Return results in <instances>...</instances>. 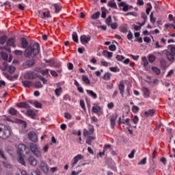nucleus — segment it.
<instances>
[{"label": "nucleus", "mask_w": 175, "mask_h": 175, "mask_svg": "<svg viewBox=\"0 0 175 175\" xmlns=\"http://www.w3.org/2000/svg\"><path fill=\"white\" fill-rule=\"evenodd\" d=\"M40 53V46L39 43L35 42L33 46H29L26 48L24 53V56L26 58H29L33 54V55H38Z\"/></svg>", "instance_id": "obj_1"}, {"label": "nucleus", "mask_w": 175, "mask_h": 175, "mask_svg": "<svg viewBox=\"0 0 175 175\" xmlns=\"http://www.w3.org/2000/svg\"><path fill=\"white\" fill-rule=\"evenodd\" d=\"M11 135L12 130L8 126L0 124V137L1 139H8L10 137Z\"/></svg>", "instance_id": "obj_2"}, {"label": "nucleus", "mask_w": 175, "mask_h": 175, "mask_svg": "<svg viewBox=\"0 0 175 175\" xmlns=\"http://www.w3.org/2000/svg\"><path fill=\"white\" fill-rule=\"evenodd\" d=\"M167 49L170 51H167V49L164 50V51L165 52L167 59L170 62L174 61L175 45L174 44L168 45Z\"/></svg>", "instance_id": "obj_3"}, {"label": "nucleus", "mask_w": 175, "mask_h": 175, "mask_svg": "<svg viewBox=\"0 0 175 175\" xmlns=\"http://www.w3.org/2000/svg\"><path fill=\"white\" fill-rule=\"evenodd\" d=\"M29 148L36 158H42V150L40 149L39 145L36 144H31Z\"/></svg>", "instance_id": "obj_4"}, {"label": "nucleus", "mask_w": 175, "mask_h": 175, "mask_svg": "<svg viewBox=\"0 0 175 175\" xmlns=\"http://www.w3.org/2000/svg\"><path fill=\"white\" fill-rule=\"evenodd\" d=\"M25 151V154L28 155L29 154V148L24 144H19L18 146L17 153L18 155H23V152Z\"/></svg>", "instance_id": "obj_5"}, {"label": "nucleus", "mask_w": 175, "mask_h": 175, "mask_svg": "<svg viewBox=\"0 0 175 175\" xmlns=\"http://www.w3.org/2000/svg\"><path fill=\"white\" fill-rule=\"evenodd\" d=\"M24 77L26 80H33L38 77V74L33 71H27L25 73Z\"/></svg>", "instance_id": "obj_6"}, {"label": "nucleus", "mask_w": 175, "mask_h": 175, "mask_svg": "<svg viewBox=\"0 0 175 175\" xmlns=\"http://www.w3.org/2000/svg\"><path fill=\"white\" fill-rule=\"evenodd\" d=\"M81 159H84V156L82 154H77L75 156L71 161V167H75L76 164L81 160Z\"/></svg>", "instance_id": "obj_7"}, {"label": "nucleus", "mask_w": 175, "mask_h": 175, "mask_svg": "<svg viewBox=\"0 0 175 175\" xmlns=\"http://www.w3.org/2000/svg\"><path fill=\"white\" fill-rule=\"evenodd\" d=\"M90 40H91V36L90 35H83L80 37V41L82 44H88Z\"/></svg>", "instance_id": "obj_8"}, {"label": "nucleus", "mask_w": 175, "mask_h": 175, "mask_svg": "<svg viewBox=\"0 0 175 175\" xmlns=\"http://www.w3.org/2000/svg\"><path fill=\"white\" fill-rule=\"evenodd\" d=\"M28 137L31 142L36 143L38 142V135L33 131H31L28 133Z\"/></svg>", "instance_id": "obj_9"}, {"label": "nucleus", "mask_w": 175, "mask_h": 175, "mask_svg": "<svg viewBox=\"0 0 175 175\" xmlns=\"http://www.w3.org/2000/svg\"><path fill=\"white\" fill-rule=\"evenodd\" d=\"M27 162L31 166H36L38 165V160L33 156H29L27 158Z\"/></svg>", "instance_id": "obj_10"}, {"label": "nucleus", "mask_w": 175, "mask_h": 175, "mask_svg": "<svg viewBox=\"0 0 175 175\" xmlns=\"http://www.w3.org/2000/svg\"><path fill=\"white\" fill-rule=\"evenodd\" d=\"M10 46H12V47H14L16 49V39L13 38H9L6 42V46L9 47Z\"/></svg>", "instance_id": "obj_11"}, {"label": "nucleus", "mask_w": 175, "mask_h": 175, "mask_svg": "<svg viewBox=\"0 0 175 175\" xmlns=\"http://www.w3.org/2000/svg\"><path fill=\"white\" fill-rule=\"evenodd\" d=\"M40 168L42 170V172L45 173V174H47V173L49 172V165L46 162L44 161L40 162Z\"/></svg>", "instance_id": "obj_12"}, {"label": "nucleus", "mask_w": 175, "mask_h": 175, "mask_svg": "<svg viewBox=\"0 0 175 175\" xmlns=\"http://www.w3.org/2000/svg\"><path fill=\"white\" fill-rule=\"evenodd\" d=\"M118 90L122 98H124V92H125V85L123 81H120L118 85Z\"/></svg>", "instance_id": "obj_13"}, {"label": "nucleus", "mask_w": 175, "mask_h": 175, "mask_svg": "<svg viewBox=\"0 0 175 175\" xmlns=\"http://www.w3.org/2000/svg\"><path fill=\"white\" fill-rule=\"evenodd\" d=\"M39 17L44 18V20H47V18H50V12L46 11L41 13L39 12Z\"/></svg>", "instance_id": "obj_14"}, {"label": "nucleus", "mask_w": 175, "mask_h": 175, "mask_svg": "<svg viewBox=\"0 0 175 175\" xmlns=\"http://www.w3.org/2000/svg\"><path fill=\"white\" fill-rule=\"evenodd\" d=\"M103 149H104V152H106V154H107L108 152H113V147L110 144H105Z\"/></svg>", "instance_id": "obj_15"}, {"label": "nucleus", "mask_w": 175, "mask_h": 175, "mask_svg": "<svg viewBox=\"0 0 175 175\" xmlns=\"http://www.w3.org/2000/svg\"><path fill=\"white\" fill-rule=\"evenodd\" d=\"M142 91L143 92L144 98H148L150 96V92L148 88L144 87L142 88Z\"/></svg>", "instance_id": "obj_16"}, {"label": "nucleus", "mask_w": 175, "mask_h": 175, "mask_svg": "<svg viewBox=\"0 0 175 175\" xmlns=\"http://www.w3.org/2000/svg\"><path fill=\"white\" fill-rule=\"evenodd\" d=\"M117 117H118V116L115 115V116H111V118L110 119L111 128L112 129H114V126H116V120H117Z\"/></svg>", "instance_id": "obj_17"}, {"label": "nucleus", "mask_w": 175, "mask_h": 175, "mask_svg": "<svg viewBox=\"0 0 175 175\" xmlns=\"http://www.w3.org/2000/svg\"><path fill=\"white\" fill-rule=\"evenodd\" d=\"M86 92L89 96H91L93 99H96L98 98V95L94 91L90 90H86Z\"/></svg>", "instance_id": "obj_18"}, {"label": "nucleus", "mask_w": 175, "mask_h": 175, "mask_svg": "<svg viewBox=\"0 0 175 175\" xmlns=\"http://www.w3.org/2000/svg\"><path fill=\"white\" fill-rule=\"evenodd\" d=\"M119 7L122 8L123 12H128L129 8L128 4L125 3L124 2H120L119 3Z\"/></svg>", "instance_id": "obj_19"}, {"label": "nucleus", "mask_w": 175, "mask_h": 175, "mask_svg": "<svg viewBox=\"0 0 175 175\" xmlns=\"http://www.w3.org/2000/svg\"><path fill=\"white\" fill-rule=\"evenodd\" d=\"M155 114V109H149L144 112L146 117H152Z\"/></svg>", "instance_id": "obj_20"}, {"label": "nucleus", "mask_w": 175, "mask_h": 175, "mask_svg": "<svg viewBox=\"0 0 175 175\" xmlns=\"http://www.w3.org/2000/svg\"><path fill=\"white\" fill-rule=\"evenodd\" d=\"M26 114L30 117V118H34L36 117V113L32 109H27Z\"/></svg>", "instance_id": "obj_21"}, {"label": "nucleus", "mask_w": 175, "mask_h": 175, "mask_svg": "<svg viewBox=\"0 0 175 175\" xmlns=\"http://www.w3.org/2000/svg\"><path fill=\"white\" fill-rule=\"evenodd\" d=\"M18 107H20L21 109H27L29 107L28 103L27 102H21L16 105Z\"/></svg>", "instance_id": "obj_22"}, {"label": "nucleus", "mask_w": 175, "mask_h": 175, "mask_svg": "<svg viewBox=\"0 0 175 175\" xmlns=\"http://www.w3.org/2000/svg\"><path fill=\"white\" fill-rule=\"evenodd\" d=\"M22 84L25 88H29V87H32V81H23Z\"/></svg>", "instance_id": "obj_23"}, {"label": "nucleus", "mask_w": 175, "mask_h": 175, "mask_svg": "<svg viewBox=\"0 0 175 175\" xmlns=\"http://www.w3.org/2000/svg\"><path fill=\"white\" fill-rule=\"evenodd\" d=\"M116 0H110L108 2V6L112 8L113 9H117V3L115 1Z\"/></svg>", "instance_id": "obj_24"}, {"label": "nucleus", "mask_w": 175, "mask_h": 175, "mask_svg": "<svg viewBox=\"0 0 175 175\" xmlns=\"http://www.w3.org/2000/svg\"><path fill=\"white\" fill-rule=\"evenodd\" d=\"M103 55H104V57H106L107 58H108V59H110V58H111V57H113V53L109 52L107 51H103Z\"/></svg>", "instance_id": "obj_25"}, {"label": "nucleus", "mask_w": 175, "mask_h": 175, "mask_svg": "<svg viewBox=\"0 0 175 175\" xmlns=\"http://www.w3.org/2000/svg\"><path fill=\"white\" fill-rule=\"evenodd\" d=\"M21 44L23 49H27L28 47V40L25 38H21Z\"/></svg>", "instance_id": "obj_26"}, {"label": "nucleus", "mask_w": 175, "mask_h": 175, "mask_svg": "<svg viewBox=\"0 0 175 175\" xmlns=\"http://www.w3.org/2000/svg\"><path fill=\"white\" fill-rule=\"evenodd\" d=\"M82 81L86 84V85H90L91 84V81L88 79V77L85 75H82Z\"/></svg>", "instance_id": "obj_27"}, {"label": "nucleus", "mask_w": 175, "mask_h": 175, "mask_svg": "<svg viewBox=\"0 0 175 175\" xmlns=\"http://www.w3.org/2000/svg\"><path fill=\"white\" fill-rule=\"evenodd\" d=\"M1 57L3 59H4V61H8V58H9V55H8V53L5 51H1L0 53Z\"/></svg>", "instance_id": "obj_28"}, {"label": "nucleus", "mask_w": 175, "mask_h": 175, "mask_svg": "<svg viewBox=\"0 0 175 175\" xmlns=\"http://www.w3.org/2000/svg\"><path fill=\"white\" fill-rule=\"evenodd\" d=\"M62 94V88L59 87L55 90V94L56 96H61V94Z\"/></svg>", "instance_id": "obj_29"}, {"label": "nucleus", "mask_w": 175, "mask_h": 175, "mask_svg": "<svg viewBox=\"0 0 175 175\" xmlns=\"http://www.w3.org/2000/svg\"><path fill=\"white\" fill-rule=\"evenodd\" d=\"M107 13V10H106V8L102 7L101 8V17H102V18H106Z\"/></svg>", "instance_id": "obj_30"}, {"label": "nucleus", "mask_w": 175, "mask_h": 175, "mask_svg": "<svg viewBox=\"0 0 175 175\" xmlns=\"http://www.w3.org/2000/svg\"><path fill=\"white\" fill-rule=\"evenodd\" d=\"M9 114H11V116H16V114L18 113L17 110L14 108H10L8 110Z\"/></svg>", "instance_id": "obj_31"}, {"label": "nucleus", "mask_w": 175, "mask_h": 175, "mask_svg": "<svg viewBox=\"0 0 175 175\" xmlns=\"http://www.w3.org/2000/svg\"><path fill=\"white\" fill-rule=\"evenodd\" d=\"M96 137L94 136H88L86 139V143L87 144H89L90 146L91 143L92 142V140H95Z\"/></svg>", "instance_id": "obj_32"}, {"label": "nucleus", "mask_w": 175, "mask_h": 175, "mask_svg": "<svg viewBox=\"0 0 175 175\" xmlns=\"http://www.w3.org/2000/svg\"><path fill=\"white\" fill-rule=\"evenodd\" d=\"M92 110L93 113H99V111H100V106L99 105L93 106Z\"/></svg>", "instance_id": "obj_33"}, {"label": "nucleus", "mask_w": 175, "mask_h": 175, "mask_svg": "<svg viewBox=\"0 0 175 175\" xmlns=\"http://www.w3.org/2000/svg\"><path fill=\"white\" fill-rule=\"evenodd\" d=\"M8 40V36H3L0 38V44H5Z\"/></svg>", "instance_id": "obj_34"}, {"label": "nucleus", "mask_w": 175, "mask_h": 175, "mask_svg": "<svg viewBox=\"0 0 175 175\" xmlns=\"http://www.w3.org/2000/svg\"><path fill=\"white\" fill-rule=\"evenodd\" d=\"M148 61L150 64H152L155 59H157V57L154 55H149L148 56Z\"/></svg>", "instance_id": "obj_35"}, {"label": "nucleus", "mask_w": 175, "mask_h": 175, "mask_svg": "<svg viewBox=\"0 0 175 175\" xmlns=\"http://www.w3.org/2000/svg\"><path fill=\"white\" fill-rule=\"evenodd\" d=\"M72 37V40H74L75 43H79V37L77 36V33L73 32Z\"/></svg>", "instance_id": "obj_36"}, {"label": "nucleus", "mask_w": 175, "mask_h": 175, "mask_svg": "<svg viewBox=\"0 0 175 175\" xmlns=\"http://www.w3.org/2000/svg\"><path fill=\"white\" fill-rule=\"evenodd\" d=\"M152 9V6L151 5V3H147V8L146 10V14H150V12H151V10Z\"/></svg>", "instance_id": "obj_37"}, {"label": "nucleus", "mask_w": 175, "mask_h": 175, "mask_svg": "<svg viewBox=\"0 0 175 175\" xmlns=\"http://www.w3.org/2000/svg\"><path fill=\"white\" fill-rule=\"evenodd\" d=\"M100 16V12H97L93 14L91 16V18H92V20H96L97 18H99Z\"/></svg>", "instance_id": "obj_38"}, {"label": "nucleus", "mask_w": 175, "mask_h": 175, "mask_svg": "<svg viewBox=\"0 0 175 175\" xmlns=\"http://www.w3.org/2000/svg\"><path fill=\"white\" fill-rule=\"evenodd\" d=\"M18 161L19 163H21V165L25 166V160H24V158L23 157V154L19 155V159H18Z\"/></svg>", "instance_id": "obj_39"}, {"label": "nucleus", "mask_w": 175, "mask_h": 175, "mask_svg": "<svg viewBox=\"0 0 175 175\" xmlns=\"http://www.w3.org/2000/svg\"><path fill=\"white\" fill-rule=\"evenodd\" d=\"M26 64L27 66H29L31 68V66H33V65H35V59L27 60Z\"/></svg>", "instance_id": "obj_40"}, {"label": "nucleus", "mask_w": 175, "mask_h": 175, "mask_svg": "<svg viewBox=\"0 0 175 175\" xmlns=\"http://www.w3.org/2000/svg\"><path fill=\"white\" fill-rule=\"evenodd\" d=\"M157 18L154 17V13L151 12L150 14V21L152 23V24H155Z\"/></svg>", "instance_id": "obj_41"}, {"label": "nucleus", "mask_w": 175, "mask_h": 175, "mask_svg": "<svg viewBox=\"0 0 175 175\" xmlns=\"http://www.w3.org/2000/svg\"><path fill=\"white\" fill-rule=\"evenodd\" d=\"M33 105L36 107V109H42V105L39 101H34Z\"/></svg>", "instance_id": "obj_42"}, {"label": "nucleus", "mask_w": 175, "mask_h": 175, "mask_svg": "<svg viewBox=\"0 0 175 175\" xmlns=\"http://www.w3.org/2000/svg\"><path fill=\"white\" fill-rule=\"evenodd\" d=\"M15 71H16V67H14L13 66H10L8 67V73L13 74V73H14Z\"/></svg>", "instance_id": "obj_43"}, {"label": "nucleus", "mask_w": 175, "mask_h": 175, "mask_svg": "<svg viewBox=\"0 0 175 175\" xmlns=\"http://www.w3.org/2000/svg\"><path fill=\"white\" fill-rule=\"evenodd\" d=\"M34 87L36 88H43V85H42V83L40 81H36L34 83Z\"/></svg>", "instance_id": "obj_44"}, {"label": "nucleus", "mask_w": 175, "mask_h": 175, "mask_svg": "<svg viewBox=\"0 0 175 175\" xmlns=\"http://www.w3.org/2000/svg\"><path fill=\"white\" fill-rule=\"evenodd\" d=\"M142 61L143 62L144 66H147L148 65V60H147V57H142Z\"/></svg>", "instance_id": "obj_45"}, {"label": "nucleus", "mask_w": 175, "mask_h": 175, "mask_svg": "<svg viewBox=\"0 0 175 175\" xmlns=\"http://www.w3.org/2000/svg\"><path fill=\"white\" fill-rule=\"evenodd\" d=\"M111 77V74L109 72H106L103 76L104 80H110V78Z\"/></svg>", "instance_id": "obj_46"}, {"label": "nucleus", "mask_w": 175, "mask_h": 175, "mask_svg": "<svg viewBox=\"0 0 175 175\" xmlns=\"http://www.w3.org/2000/svg\"><path fill=\"white\" fill-rule=\"evenodd\" d=\"M0 50H5V51H8V53H12V49H10V47L4 46H0Z\"/></svg>", "instance_id": "obj_47"}, {"label": "nucleus", "mask_w": 175, "mask_h": 175, "mask_svg": "<svg viewBox=\"0 0 175 175\" xmlns=\"http://www.w3.org/2000/svg\"><path fill=\"white\" fill-rule=\"evenodd\" d=\"M88 131L90 133V135H92L94 132H95V129H94V126L90 124L88 126Z\"/></svg>", "instance_id": "obj_48"}, {"label": "nucleus", "mask_w": 175, "mask_h": 175, "mask_svg": "<svg viewBox=\"0 0 175 175\" xmlns=\"http://www.w3.org/2000/svg\"><path fill=\"white\" fill-rule=\"evenodd\" d=\"M3 75L8 80H10V81H13V77H12L11 75H9V74H8V72H3Z\"/></svg>", "instance_id": "obj_49"}, {"label": "nucleus", "mask_w": 175, "mask_h": 175, "mask_svg": "<svg viewBox=\"0 0 175 175\" xmlns=\"http://www.w3.org/2000/svg\"><path fill=\"white\" fill-rule=\"evenodd\" d=\"M105 23L108 27H110L111 24V16L107 17V18L105 20Z\"/></svg>", "instance_id": "obj_50"}, {"label": "nucleus", "mask_w": 175, "mask_h": 175, "mask_svg": "<svg viewBox=\"0 0 175 175\" xmlns=\"http://www.w3.org/2000/svg\"><path fill=\"white\" fill-rule=\"evenodd\" d=\"M152 70L157 75H161V70L157 67H152Z\"/></svg>", "instance_id": "obj_51"}, {"label": "nucleus", "mask_w": 175, "mask_h": 175, "mask_svg": "<svg viewBox=\"0 0 175 175\" xmlns=\"http://www.w3.org/2000/svg\"><path fill=\"white\" fill-rule=\"evenodd\" d=\"M111 72H113L114 73H117V72H120V68L118 67H111L109 68Z\"/></svg>", "instance_id": "obj_52"}, {"label": "nucleus", "mask_w": 175, "mask_h": 175, "mask_svg": "<svg viewBox=\"0 0 175 175\" xmlns=\"http://www.w3.org/2000/svg\"><path fill=\"white\" fill-rule=\"evenodd\" d=\"M109 27H111V29H117V28H118V23H111Z\"/></svg>", "instance_id": "obj_53"}, {"label": "nucleus", "mask_w": 175, "mask_h": 175, "mask_svg": "<svg viewBox=\"0 0 175 175\" xmlns=\"http://www.w3.org/2000/svg\"><path fill=\"white\" fill-rule=\"evenodd\" d=\"M139 110H140V108H139V107H137L136 105H133L132 107L133 113H137L139 111Z\"/></svg>", "instance_id": "obj_54"}, {"label": "nucleus", "mask_w": 175, "mask_h": 175, "mask_svg": "<svg viewBox=\"0 0 175 175\" xmlns=\"http://www.w3.org/2000/svg\"><path fill=\"white\" fill-rule=\"evenodd\" d=\"M141 18H143L144 23H147V15H146V13H141Z\"/></svg>", "instance_id": "obj_55"}, {"label": "nucleus", "mask_w": 175, "mask_h": 175, "mask_svg": "<svg viewBox=\"0 0 175 175\" xmlns=\"http://www.w3.org/2000/svg\"><path fill=\"white\" fill-rule=\"evenodd\" d=\"M121 32L123 33H126L128 32V26H123L120 29Z\"/></svg>", "instance_id": "obj_56"}, {"label": "nucleus", "mask_w": 175, "mask_h": 175, "mask_svg": "<svg viewBox=\"0 0 175 175\" xmlns=\"http://www.w3.org/2000/svg\"><path fill=\"white\" fill-rule=\"evenodd\" d=\"M136 152V150H135V149H133L131 153L129 154V158H130L131 159L135 158V153Z\"/></svg>", "instance_id": "obj_57"}, {"label": "nucleus", "mask_w": 175, "mask_h": 175, "mask_svg": "<svg viewBox=\"0 0 175 175\" xmlns=\"http://www.w3.org/2000/svg\"><path fill=\"white\" fill-rule=\"evenodd\" d=\"M109 49L111 51H116V50L117 49V46H116L115 44H111V45H109Z\"/></svg>", "instance_id": "obj_58"}, {"label": "nucleus", "mask_w": 175, "mask_h": 175, "mask_svg": "<svg viewBox=\"0 0 175 175\" xmlns=\"http://www.w3.org/2000/svg\"><path fill=\"white\" fill-rule=\"evenodd\" d=\"M14 53L15 54V55H23V51H21V50H15L14 51Z\"/></svg>", "instance_id": "obj_59"}, {"label": "nucleus", "mask_w": 175, "mask_h": 175, "mask_svg": "<svg viewBox=\"0 0 175 175\" xmlns=\"http://www.w3.org/2000/svg\"><path fill=\"white\" fill-rule=\"evenodd\" d=\"M53 6L55 8V13H59V10H61L59 5H58V4H54Z\"/></svg>", "instance_id": "obj_60"}, {"label": "nucleus", "mask_w": 175, "mask_h": 175, "mask_svg": "<svg viewBox=\"0 0 175 175\" xmlns=\"http://www.w3.org/2000/svg\"><path fill=\"white\" fill-rule=\"evenodd\" d=\"M8 69V63L3 62L1 66V70H6Z\"/></svg>", "instance_id": "obj_61"}, {"label": "nucleus", "mask_w": 175, "mask_h": 175, "mask_svg": "<svg viewBox=\"0 0 175 175\" xmlns=\"http://www.w3.org/2000/svg\"><path fill=\"white\" fill-rule=\"evenodd\" d=\"M116 58L117 61H122V59H125V57L120 55H116Z\"/></svg>", "instance_id": "obj_62"}, {"label": "nucleus", "mask_w": 175, "mask_h": 175, "mask_svg": "<svg viewBox=\"0 0 175 175\" xmlns=\"http://www.w3.org/2000/svg\"><path fill=\"white\" fill-rule=\"evenodd\" d=\"M80 106L83 109V110H85V103H84V100H80Z\"/></svg>", "instance_id": "obj_63"}, {"label": "nucleus", "mask_w": 175, "mask_h": 175, "mask_svg": "<svg viewBox=\"0 0 175 175\" xmlns=\"http://www.w3.org/2000/svg\"><path fill=\"white\" fill-rule=\"evenodd\" d=\"M33 173L34 172H30V174H28V173H27V172L26 171H24V170H23L22 172H21V175H33Z\"/></svg>", "instance_id": "obj_64"}]
</instances>
